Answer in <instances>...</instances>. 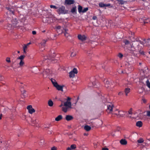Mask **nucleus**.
<instances>
[{
	"label": "nucleus",
	"mask_w": 150,
	"mask_h": 150,
	"mask_svg": "<svg viewBox=\"0 0 150 150\" xmlns=\"http://www.w3.org/2000/svg\"><path fill=\"white\" fill-rule=\"evenodd\" d=\"M6 8L9 11V13L13 14L14 10L11 6H6Z\"/></svg>",
	"instance_id": "nucleus-12"
},
{
	"label": "nucleus",
	"mask_w": 150,
	"mask_h": 150,
	"mask_svg": "<svg viewBox=\"0 0 150 150\" xmlns=\"http://www.w3.org/2000/svg\"><path fill=\"white\" fill-rule=\"evenodd\" d=\"M25 57V55H22L18 57L17 58V59H19L21 60V61L23 60L24 59Z\"/></svg>",
	"instance_id": "nucleus-26"
},
{
	"label": "nucleus",
	"mask_w": 150,
	"mask_h": 150,
	"mask_svg": "<svg viewBox=\"0 0 150 150\" xmlns=\"http://www.w3.org/2000/svg\"><path fill=\"white\" fill-rule=\"evenodd\" d=\"M125 113L126 115H132V109H130L128 111V112H125Z\"/></svg>",
	"instance_id": "nucleus-25"
},
{
	"label": "nucleus",
	"mask_w": 150,
	"mask_h": 150,
	"mask_svg": "<svg viewBox=\"0 0 150 150\" xmlns=\"http://www.w3.org/2000/svg\"><path fill=\"white\" fill-rule=\"evenodd\" d=\"M120 143L122 145H126L127 144V141L124 139H122L120 141Z\"/></svg>",
	"instance_id": "nucleus-17"
},
{
	"label": "nucleus",
	"mask_w": 150,
	"mask_h": 150,
	"mask_svg": "<svg viewBox=\"0 0 150 150\" xmlns=\"http://www.w3.org/2000/svg\"><path fill=\"white\" fill-rule=\"evenodd\" d=\"M99 6L100 7H108L110 6V4H104L103 3L101 2L99 4Z\"/></svg>",
	"instance_id": "nucleus-14"
},
{
	"label": "nucleus",
	"mask_w": 150,
	"mask_h": 150,
	"mask_svg": "<svg viewBox=\"0 0 150 150\" xmlns=\"http://www.w3.org/2000/svg\"><path fill=\"white\" fill-rule=\"evenodd\" d=\"M50 80L54 86L55 87L57 90L61 91H63V87L64 86H61L59 85L56 81L53 78H51Z\"/></svg>",
	"instance_id": "nucleus-3"
},
{
	"label": "nucleus",
	"mask_w": 150,
	"mask_h": 150,
	"mask_svg": "<svg viewBox=\"0 0 150 150\" xmlns=\"http://www.w3.org/2000/svg\"><path fill=\"white\" fill-rule=\"evenodd\" d=\"M141 54H144V52H141Z\"/></svg>",
	"instance_id": "nucleus-64"
},
{
	"label": "nucleus",
	"mask_w": 150,
	"mask_h": 150,
	"mask_svg": "<svg viewBox=\"0 0 150 150\" xmlns=\"http://www.w3.org/2000/svg\"><path fill=\"white\" fill-rule=\"evenodd\" d=\"M69 108H67V107H63L62 108V110L64 112H66L67 111V109Z\"/></svg>",
	"instance_id": "nucleus-33"
},
{
	"label": "nucleus",
	"mask_w": 150,
	"mask_h": 150,
	"mask_svg": "<svg viewBox=\"0 0 150 150\" xmlns=\"http://www.w3.org/2000/svg\"><path fill=\"white\" fill-rule=\"evenodd\" d=\"M28 45L27 44H25L24 45V46L23 47V51L24 53L26 52V49L28 46Z\"/></svg>",
	"instance_id": "nucleus-36"
},
{
	"label": "nucleus",
	"mask_w": 150,
	"mask_h": 150,
	"mask_svg": "<svg viewBox=\"0 0 150 150\" xmlns=\"http://www.w3.org/2000/svg\"><path fill=\"white\" fill-rule=\"evenodd\" d=\"M71 98L69 97H67V99L66 102L64 103V105L67 108H71V102L70 101Z\"/></svg>",
	"instance_id": "nucleus-6"
},
{
	"label": "nucleus",
	"mask_w": 150,
	"mask_h": 150,
	"mask_svg": "<svg viewBox=\"0 0 150 150\" xmlns=\"http://www.w3.org/2000/svg\"><path fill=\"white\" fill-rule=\"evenodd\" d=\"M78 39L82 41L85 40L86 39V37L84 35H78Z\"/></svg>",
	"instance_id": "nucleus-13"
},
{
	"label": "nucleus",
	"mask_w": 150,
	"mask_h": 150,
	"mask_svg": "<svg viewBox=\"0 0 150 150\" xmlns=\"http://www.w3.org/2000/svg\"><path fill=\"white\" fill-rule=\"evenodd\" d=\"M76 11V7H73L71 9V11L72 13H74Z\"/></svg>",
	"instance_id": "nucleus-38"
},
{
	"label": "nucleus",
	"mask_w": 150,
	"mask_h": 150,
	"mask_svg": "<svg viewBox=\"0 0 150 150\" xmlns=\"http://www.w3.org/2000/svg\"><path fill=\"white\" fill-rule=\"evenodd\" d=\"M91 128V127L88 125H86L84 127V129L87 131H89Z\"/></svg>",
	"instance_id": "nucleus-22"
},
{
	"label": "nucleus",
	"mask_w": 150,
	"mask_h": 150,
	"mask_svg": "<svg viewBox=\"0 0 150 150\" xmlns=\"http://www.w3.org/2000/svg\"><path fill=\"white\" fill-rule=\"evenodd\" d=\"M73 117L70 115H67L65 117L66 120L67 121L71 120L73 119Z\"/></svg>",
	"instance_id": "nucleus-18"
},
{
	"label": "nucleus",
	"mask_w": 150,
	"mask_h": 150,
	"mask_svg": "<svg viewBox=\"0 0 150 150\" xmlns=\"http://www.w3.org/2000/svg\"><path fill=\"white\" fill-rule=\"evenodd\" d=\"M109 84V82L108 81L106 80V82L105 83V87H106L107 88L108 87V85Z\"/></svg>",
	"instance_id": "nucleus-37"
},
{
	"label": "nucleus",
	"mask_w": 150,
	"mask_h": 150,
	"mask_svg": "<svg viewBox=\"0 0 150 150\" xmlns=\"http://www.w3.org/2000/svg\"><path fill=\"white\" fill-rule=\"evenodd\" d=\"M55 56V54L53 55L52 57H50L48 56H45L44 57L43 61H41L40 62V64L41 65H42L44 64H48L54 60V57Z\"/></svg>",
	"instance_id": "nucleus-2"
},
{
	"label": "nucleus",
	"mask_w": 150,
	"mask_h": 150,
	"mask_svg": "<svg viewBox=\"0 0 150 150\" xmlns=\"http://www.w3.org/2000/svg\"><path fill=\"white\" fill-rule=\"evenodd\" d=\"M146 115L147 116L150 117V111H148L147 112Z\"/></svg>",
	"instance_id": "nucleus-48"
},
{
	"label": "nucleus",
	"mask_w": 150,
	"mask_h": 150,
	"mask_svg": "<svg viewBox=\"0 0 150 150\" xmlns=\"http://www.w3.org/2000/svg\"><path fill=\"white\" fill-rule=\"evenodd\" d=\"M52 74V71L49 69H46L43 71V76L44 78H46L48 75Z\"/></svg>",
	"instance_id": "nucleus-4"
},
{
	"label": "nucleus",
	"mask_w": 150,
	"mask_h": 150,
	"mask_svg": "<svg viewBox=\"0 0 150 150\" xmlns=\"http://www.w3.org/2000/svg\"><path fill=\"white\" fill-rule=\"evenodd\" d=\"M25 63L23 60H21L19 64L20 66L22 67L24 64Z\"/></svg>",
	"instance_id": "nucleus-30"
},
{
	"label": "nucleus",
	"mask_w": 150,
	"mask_h": 150,
	"mask_svg": "<svg viewBox=\"0 0 150 150\" xmlns=\"http://www.w3.org/2000/svg\"><path fill=\"white\" fill-rule=\"evenodd\" d=\"M21 92L22 95L23 96V97L25 98L27 96V94L26 93V91L25 90H22V89H21Z\"/></svg>",
	"instance_id": "nucleus-24"
},
{
	"label": "nucleus",
	"mask_w": 150,
	"mask_h": 150,
	"mask_svg": "<svg viewBox=\"0 0 150 150\" xmlns=\"http://www.w3.org/2000/svg\"><path fill=\"white\" fill-rule=\"evenodd\" d=\"M97 17L96 16H93L92 18V19L93 20H96L97 19Z\"/></svg>",
	"instance_id": "nucleus-54"
},
{
	"label": "nucleus",
	"mask_w": 150,
	"mask_h": 150,
	"mask_svg": "<svg viewBox=\"0 0 150 150\" xmlns=\"http://www.w3.org/2000/svg\"><path fill=\"white\" fill-rule=\"evenodd\" d=\"M113 107V105L111 103H109L107 105V110L108 112H110L112 111Z\"/></svg>",
	"instance_id": "nucleus-10"
},
{
	"label": "nucleus",
	"mask_w": 150,
	"mask_h": 150,
	"mask_svg": "<svg viewBox=\"0 0 150 150\" xmlns=\"http://www.w3.org/2000/svg\"><path fill=\"white\" fill-rule=\"evenodd\" d=\"M146 82L147 86L150 88V83L148 79H147Z\"/></svg>",
	"instance_id": "nucleus-34"
},
{
	"label": "nucleus",
	"mask_w": 150,
	"mask_h": 150,
	"mask_svg": "<svg viewBox=\"0 0 150 150\" xmlns=\"http://www.w3.org/2000/svg\"><path fill=\"white\" fill-rule=\"evenodd\" d=\"M142 101H143V102L144 103H145L146 101V100L145 98H144L142 99Z\"/></svg>",
	"instance_id": "nucleus-55"
},
{
	"label": "nucleus",
	"mask_w": 150,
	"mask_h": 150,
	"mask_svg": "<svg viewBox=\"0 0 150 150\" xmlns=\"http://www.w3.org/2000/svg\"><path fill=\"white\" fill-rule=\"evenodd\" d=\"M76 148V145L75 144H72L70 146V148L72 150L75 149Z\"/></svg>",
	"instance_id": "nucleus-32"
},
{
	"label": "nucleus",
	"mask_w": 150,
	"mask_h": 150,
	"mask_svg": "<svg viewBox=\"0 0 150 150\" xmlns=\"http://www.w3.org/2000/svg\"><path fill=\"white\" fill-rule=\"evenodd\" d=\"M144 142V140L142 138H140L139 139L137 140V142L139 143H141L143 142Z\"/></svg>",
	"instance_id": "nucleus-35"
},
{
	"label": "nucleus",
	"mask_w": 150,
	"mask_h": 150,
	"mask_svg": "<svg viewBox=\"0 0 150 150\" xmlns=\"http://www.w3.org/2000/svg\"><path fill=\"white\" fill-rule=\"evenodd\" d=\"M38 120L35 119H32L31 120V125L33 126H35L37 123H38Z\"/></svg>",
	"instance_id": "nucleus-16"
},
{
	"label": "nucleus",
	"mask_w": 150,
	"mask_h": 150,
	"mask_svg": "<svg viewBox=\"0 0 150 150\" xmlns=\"http://www.w3.org/2000/svg\"><path fill=\"white\" fill-rule=\"evenodd\" d=\"M32 108V107L31 105H28L27 107V109L28 110V111L30 110Z\"/></svg>",
	"instance_id": "nucleus-43"
},
{
	"label": "nucleus",
	"mask_w": 150,
	"mask_h": 150,
	"mask_svg": "<svg viewBox=\"0 0 150 150\" xmlns=\"http://www.w3.org/2000/svg\"><path fill=\"white\" fill-rule=\"evenodd\" d=\"M57 148L55 146L52 147L51 149V150H57Z\"/></svg>",
	"instance_id": "nucleus-50"
},
{
	"label": "nucleus",
	"mask_w": 150,
	"mask_h": 150,
	"mask_svg": "<svg viewBox=\"0 0 150 150\" xmlns=\"http://www.w3.org/2000/svg\"><path fill=\"white\" fill-rule=\"evenodd\" d=\"M3 20H0V23H2L3 22Z\"/></svg>",
	"instance_id": "nucleus-63"
},
{
	"label": "nucleus",
	"mask_w": 150,
	"mask_h": 150,
	"mask_svg": "<svg viewBox=\"0 0 150 150\" xmlns=\"http://www.w3.org/2000/svg\"><path fill=\"white\" fill-rule=\"evenodd\" d=\"M51 126V124H49L48 125V126H46L45 127L46 128H47L48 129Z\"/></svg>",
	"instance_id": "nucleus-49"
},
{
	"label": "nucleus",
	"mask_w": 150,
	"mask_h": 150,
	"mask_svg": "<svg viewBox=\"0 0 150 150\" xmlns=\"http://www.w3.org/2000/svg\"><path fill=\"white\" fill-rule=\"evenodd\" d=\"M88 10V8H84L82 10V13H84L87 11Z\"/></svg>",
	"instance_id": "nucleus-39"
},
{
	"label": "nucleus",
	"mask_w": 150,
	"mask_h": 150,
	"mask_svg": "<svg viewBox=\"0 0 150 150\" xmlns=\"http://www.w3.org/2000/svg\"><path fill=\"white\" fill-rule=\"evenodd\" d=\"M77 71L76 68H74L69 73V76L70 78H73L75 76V74L77 73Z\"/></svg>",
	"instance_id": "nucleus-8"
},
{
	"label": "nucleus",
	"mask_w": 150,
	"mask_h": 150,
	"mask_svg": "<svg viewBox=\"0 0 150 150\" xmlns=\"http://www.w3.org/2000/svg\"><path fill=\"white\" fill-rule=\"evenodd\" d=\"M138 41L140 43V44H141L142 45H144L145 44L144 42H143L142 41H141L140 40H139Z\"/></svg>",
	"instance_id": "nucleus-51"
},
{
	"label": "nucleus",
	"mask_w": 150,
	"mask_h": 150,
	"mask_svg": "<svg viewBox=\"0 0 150 150\" xmlns=\"http://www.w3.org/2000/svg\"><path fill=\"white\" fill-rule=\"evenodd\" d=\"M62 115H59L55 118V120L57 121H59L62 120Z\"/></svg>",
	"instance_id": "nucleus-19"
},
{
	"label": "nucleus",
	"mask_w": 150,
	"mask_h": 150,
	"mask_svg": "<svg viewBox=\"0 0 150 150\" xmlns=\"http://www.w3.org/2000/svg\"><path fill=\"white\" fill-rule=\"evenodd\" d=\"M75 2L74 0H65L64 4L71 5L74 4Z\"/></svg>",
	"instance_id": "nucleus-11"
},
{
	"label": "nucleus",
	"mask_w": 150,
	"mask_h": 150,
	"mask_svg": "<svg viewBox=\"0 0 150 150\" xmlns=\"http://www.w3.org/2000/svg\"><path fill=\"white\" fill-rule=\"evenodd\" d=\"M82 9L83 7L79 5L78 6V10L79 13H81L82 12L83 10Z\"/></svg>",
	"instance_id": "nucleus-23"
},
{
	"label": "nucleus",
	"mask_w": 150,
	"mask_h": 150,
	"mask_svg": "<svg viewBox=\"0 0 150 150\" xmlns=\"http://www.w3.org/2000/svg\"><path fill=\"white\" fill-rule=\"evenodd\" d=\"M130 89L129 88H127L125 89L124 91L126 96H127V94L130 92Z\"/></svg>",
	"instance_id": "nucleus-20"
},
{
	"label": "nucleus",
	"mask_w": 150,
	"mask_h": 150,
	"mask_svg": "<svg viewBox=\"0 0 150 150\" xmlns=\"http://www.w3.org/2000/svg\"><path fill=\"white\" fill-rule=\"evenodd\" d=\"M47 41V40H43L42 41V42L41 43V45L42 46H44L46 43V42Z\"/></svg>",
	"instance_id": "nucleus-29"
},
{
	"label": "nucleus",
	"mask_w": 150,
	"mask_h": 150,
	"mask_svg": "<svg viewBox=\"0 0 150 150\" xmlns=\"http://www.w3.org/2000/svg\"><path fill=\"white\" fill-rule=\"evenodd\" d=\"M119 2H120V3L121 4H124L125 3V1L122 0H120L119 1Z\"/></svg>",
	"instance_id": "nucleus-45"
},
{
	"label": "nucleus",
	"mask_w": 150,
	"mask_h": 150,
	"mask_svg": "<svg viewBox=\"0 0 150 150\" xmlns=\"http://www.w3.org/2000/svg\"><path fill=\"white\" fill-rule=\"evenodd\" d=\"M118 56L120 58H122L123 57V55L121 53H119L118 55Z\"/></svg>",
	"instance_id": "nucleus-40"
},
{
	"label": "nucleus",
	"mask_w": 150,
	"mask_h": 150,
	"mask_svg": "<svg viewBox=\"0 0 150 150\" xmlns=\"http://www.w3.org/2000/svg\"><path fill=\"white\" fill-rule=\"evenodd\" d=\"M102 150H108V149L107 148H103Z\"/></svg>",
	"instance_id": "nucleus-58"
},
{
	"label": "nucleus",
	"mask_w": 150,
	"mask_h": 150,
	"mask_svg": "<svg viewBox=\"0 0 150 150\" xmlns=\"http://www.w3.org/2000/svg\"><path fill=\"white\" fill-rule=\"evenodd\" d=\"M64 35L65 36L67 37H68V36L69 35V34L67 32L64 33Z\"/></svg>",
	"instance_id": "nucleus-47"
},
{
	"label": "nucleus",
	"mask_w": 150,
	"mask_h": 150,
	"mask_svg": "<svg viewBox=\"0 0 150 150\" xmlns=\"http://www.w3.org/2000/svg\"><path fill=\"white\" fill-rule=\"evenodd\" d=\"M50 7L51 8H53L55 9L57 8V7L56 6L52 5H50Z\"/></svg>",
	"instance_id": "nucleus-42"
},
{
	"label": "nucleus",
	"mask_w": 150,
	"mask_h": 150,
	"mask_svg": "<svg viewBox=\"0 0 150 150\" xmlns=\"http://www.w3.org/2000/svg\"><path fill=\"white\" fill-rule=\"evenodd\" d=\"M116 115L119 116L120 117H123L124 115H126L125 112L123 111H118V112L116 114Z\"/></svg>",
	"instance_id": "nucleus-15"
},
{
	"label": "nucleus",
	"mask_w": 150,
	"mask_h": 150,
	"mask_svg": "<svg viewBox=\"0 0 150 150\" xmlns=\"http://www.w3.org/2000/svg\"><path fill=\"white\" fill-rule=\"evenodd\" d=\"M130 46L126 48L125 49L126 51L129 53L132 54L134 53V48H130Z\"/></svg>",
	"instance_id": "nucleus-9"
},
{
	"label": "nucleus",
	"mask_w": 150,
	"mask_h": 150,
	"mask_svg": "<svg viewBox=\"0 0 150 150\" xmlns=\"http://www.w3.org/2000/svg\"><path fill=\"white\" fill-rule=\"evenodd\" d=\"M56 28H57V29L59 30L61 29V26L60 25H58L57 26Z\"/></svg>",
	"instance_id": "nucleus-53"
},
{
	"label": "nucleus",
	"mask_w": 150,
	"mask_h": 150,
	"mask_svg": "<svg viewBox=\"0 0 150 150\" xmlns=\"http://www.w3.org/2000/svg\"><path fill=\"white\" fill-rule=\"evenodd\" d=\"M57 11L59 14L62 13L64 14L67 13V11L65 10V7L63 6L59 8L58 9Z\"/></svg>",
	"instance_id": "nucleus-7"
},
{
	"label": "nucleus",
	"mask_w": 150,
	"mask_h": 150,
	"mask_svg": "<svg viewBox=\"0 0 150 150\" xmlns=\"http://www.w3.org/2000/svg\"><path fill=\"white\" fill-rule=\"evenodd\" d=\"M44 142V140L43 139H41L40 141V144L42 145Z\"/></svg>",
	"instance_id": "nucleus-46"
},
{
	"label": "nucleus",
	"mask_w": 150,
	"mask_h": 150,
	"mask_svg": "<svg viewBox=\"0 0 150 150\" xmlns=\"http://www.w3.org/2000/svg\"><path fill=\"white\" fill-rule=\"evenodd\" d=\"M68 29H64V30H65V32L64 33H66V32H67L68 31Z\"/></svg>",
	"instance_id": "nucleus-62"
},
{
	"label": "nucleus",
	"mask_w": 150,
	"mask_h": 150,
	"mask_svg": "<svg viewBox=\"0 0 150 150\" xmlns=\"http://www.w3.org/2000/svg\"><path fill=\"white\" fill-rule=\"evenodd\" d=\"M150 22V19L146 18L145 19H144L143 21V22L144 23H148Z\"/></svg>",
	"instance_id": "nucleus-28"
},
{
	"label": "nucleus",
	"mask_w": 150,
	"mask_h": 150,
	"mask_svg": "<svg viewBox=\"0 0 150 150\" xmlns=\"http://www.w3.org/2000/svg\"><path fill=\"white\" fill-rule=\"evenodd\" d=\"M124 42L125 43V45L124 47L125 49H126V48L129 46H130V48H133L134 49V47L133 45V44L132 43H130L128 40H125L124 41Z\"/></svg>",
	"instance_id": "nucleus-5"
},
{
	"label": "nucleus",
	"mask_w": 150,
	"mask_h": 150,
	"mask_svg": "<svg viewBox=\"0 0 150 150\" xmlns=\"http://www.w3.org/2000/svg\"><path fill=\"white\" fill-rule=\"evenodd\" d=\"M32 34L33 35H35L36 34V32L35 31H33L32 32Z\"/></svg>",
	"instance_id": "nucleus-59"
},
{
	"label": "nucleus",
	"mask_w": 150,
	"mask_h": 150,
	"mask_svg": "<svg viewBox=\"0 0 150 150\" xmlns=\"http://www.w3.org/2000/svg\"><path fill=\"white\" fill-rule=\"evenodd\" d=\"M5 109L3 107H2L1 108V110L2 112H5V111L4 110H5Z\"/></svg>",
	"instance_id": "nucleus-52"
},
{
	"label": "nucleus",
	"mask_w": 150,
	"mask_h": 150,
	"mask_svg": "<svg viewBox=\"0 0 150 150\" xmlns=\"http://www.w3.org/2000/svg\"><path fill=\"white\" fill-rule=\"evenodd\" d=\"M10 16L11 15H10L7 16V17L6 19V21L8 23L6 25V28L9 30H11L14 28L16 29L20 28V27L22 26L20 25L21 23H19L18 22L16 19H12L10 17Z\"/></svg>",
	"instance_id": "nucleus-1"
},
{
	"label": "nucleus",
	"mask_w": 150,
	"mask_h": 150,
	"mask_svg": "<svg viewBox=\"0 0 150 150\" xmlns=\"http://www.w3.org/2000/svg\"><path fill=\"white\" fill-rule=\"evenodd\" d=\"M76 52H72L71 54V57H74L76 55Z\"/></svg>",
	"instance_id": "nucleus-41"
},
{
	"label": "nucleus",
	"mask_w": 150,
	"mask_h": 150,
	"mask_svg": "<svg viewBox=\"0 0 150 150\" xmlns=\"http://www.w3.org/2000/svg\"><path fill=\"white\" fill-rule=\"evenodd\" d=\"M67 150H72V149L70 148V147H69L67 149Z\"/></svg>",
	"instance_id": "nucleus-61"
},
{
	"label": "nucleus",
	"mask_w": 150,
	"mask_h": 150,
	"mask_svg": "<svg viewBox=\"0 0 150 150\" xmlns=\"http://www.w3.org/2000/svg\"><path fill=\"white\" fill-rule=\"evenodd\" d=\"M123 94V92H120L118 93L119 95H122Z\"/></svg>",
	"instance_id": "nucleus-56"
},
{
	"label": "nucleus",
	"mask_w": 150,
	"mask_h": 150,
	"mask_svg": "<svg viewBox=\"0 0 150 150\" xmlns=\"http://www.w3.org/2000/svg\"><path fill=\"white\" fill-rule=\"evenodd\" d=\"M92 85L93 86H94L96 85V82H93L92 83Z\"/></svg>",
	"instance_id": "nucleus-60"
},
{
	"label": "nucleus",
	"mask_w": 150,
	"mask_h": 150,
	"mask_svg": "<svg viewBox=\"0 0 150 150\" xmlns=\"http://www.w3.org/2000/svg\"><path fill=\"white\" fill-rule=\"evenodd\" d=\"M136 125L137 127H141L142 125V122L141 121H138L137 122Z\"/></svg>",
	"instance_id": "nucleus-21"
},
{
	"label": "nucleus",
	"mask_w": 150,
	"mask_h": 150,
	"mask_svg": "<svg viewBox=\"0 0 150 150\" xmlns=\"http://www.w3.org/2000/svg\"><path fill=\"white\" fill-rule=\"evenodd\" d=\"M28 112L30 114H32L35 112V110L32 108Z\"/></svg>",
	"instance_id": "nucleus-31"
},
{
	"label": "nucleus",
	"mask_w": 150,
	"mask_h": 150,
	"mask_svg": "<svg viewBox=\"0 0 150 150\" xmlns=\"http://www.w3.org/2000/svg\"><path fill=\"white\" fill-rule=\"evenodd\" d=\"M143 150H150V148H146V147H144L143 148Z\"/></svg>",
	"instance_id": "nucleus-57"
},
{
	"label": "nucleus",
	"mask_w": 150,
	"mask_h": 150,
	"mask_svg": "<svg viewBox=\"0 0 150 150\" xmlns=\"http://www.w3.org/2000/svg\"><path fill=\"white\" fill-rule=\"evenodd\" d=\"M6 61L7 62L10 63L11 62L10 58L8 57H7L6 59Z\"/></svg>",
	"instance_id": "nucleus-44"
},
{
	"label": "nucleus",
	"mask_w": 150,
	"mask_h": 150,
	"mask_svg": "<svg viewBox=\"0 0 150 150\" xmlns=\"http://www.w3.org/2000/svg\"><path fill=\"white\" fill-rule=\"evenodd\" d=\"M48 104L49 106L50 107L52 106L53 104L52 101L51 100H49L48 102Z\"/></svg>",
	"instance_id": "nucleus-27"
}]
</instances>
